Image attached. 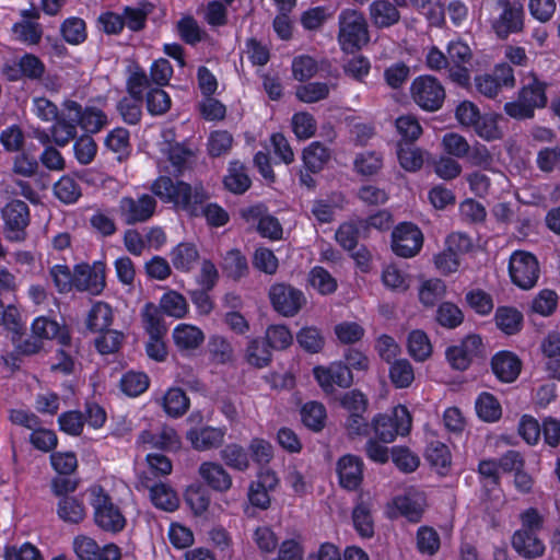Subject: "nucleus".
Listing matches in <instances>:
<instances>
[{
	"label": "nucleus",
	"mask_w": 560,
	"mask_h": 560,
	"mask_svg": "<svg viewBox=\"0 0 560 560\" xmlns=\"http://www.w3.org/2000/svg\"><path fill=\"white\" fill-rule=\"evenodd\" d=\"M411 97L422 109L435 112L443 105L445 91L442 84L431 75L416 78L410 88Z\"/></svg>",
	"instance_id": "8"
},
{
	"label": "nucleus",
	"mask_w": 560,
	"mask_h": 560,
	"mask_svg": "<svg viewBox=\"0 0 560 560\" xmlns=\"http://www.w3.org/2000/svg\"><path fill=\"white\" fill-rule=\"evenodd\" d=\"M55 196L63 203H74L82 195L75 177H59L54 184Z\"/></svg>",
	"instance_id": "55"
},
{
	"label": "nucleus",
	"mask_w": 560,
	"mask_h": 560,
	"mask_svg": "<svg viewBox=\"0 0 560 560\" xmlns=\"http://www.w3.org/2000/svg\"><path fill=\"white\" fill-rule=\"evenodd\" d=\"M166 156L170 166H165V170L168 173L189 172L198 161L196 151L182 143L170 145Z\"/></svg>",
	"instance_id": "22"
},
{
	"label": "nucleus",
	"mask_w": 560,
	"mask_h": 560,
	"mask_svg": "<svg viewBox=\"0 0 560 560\" xmlns=\"http://www.w3.org/2000/svg\"><path fill=\"white\" fill-rule=\"evenodd\" d=\"M389 380L395 388H408L415 381L413 366L407 359H397L389 363Z\"/></svg>",
	"instance_id": "40"
},
{
	"label": "nucleus",
	"mask_w": 560,
	"mask_h": 560,
	"mask_svg": "<svg viewBox=\"0 0 560 560\" xmlns=\"http://www.w3.org/2000/svg\"><path fill=\"white\" fill-rule=\"evenodd\" d=\"M22 15L25 20L13 25L12 31L14 35L19 40L27 45L38 44L43 35V30L38 23L31 21L32 19H37L38 13L25 10Z\"/></svg>",
	"instance_id": "29"
},
{
	"label": "nucleus",
	"mask_w": 560,
	"mask_h": 560,
	"mask_svg": "<svg viewBox=\"0 0 560 560\" xmlns=\"http://www.w3.org/2000/svg\"><path fill=\"white\" fill-rule=\"evenodd\" d=\"M485 357V346L479 334H468L458 343L451 345L445 350V359L452 370L467 371L476 359Z\"/></svg>",
	"instance_id": "5"
},
{
	"label": "nucleus",
	"mask_w": 560,
	"mask_h": 560,
	"mask_svg": "<svg viewBox=\"0 0 560 560\" xmlns=\"http://www.w3.org/2000/svg\"><path fill=\"white\" fill-rule=\"evenodd\" d=\"M113 324V310L106 302H96L92 305L86 317V327L92 332H104Z\"/></svg>",
	"instance_id": "33"
},
{
	"label": "nucleus",
	"mask_w": 560,
	"mask_h": 560,
	"mask_svg": "<svg viewBox=\"0 0 560 560\" xmlns=\"http://www.w3.org/2000/svg\"><path fill=\"white\" fill-rule=\"evenodd\" d=\"M121 208L125 211L127 224L145 222L153 215L156 200L148 194H143L137 200L127 197L122 199Z\"/></svg>",
	"instance_id": "20"
},
{
	"label": "nucleus",
	"mask_w": 560,
	"mask_h": 560,
	"mask_svg": "<svg viewBox=\"0 0 560 560\" xmlns=\"http://www.w3.org/2000/svg\"><path fill=\"white\" fill-rule=\"evenodd\" d=\"M511 544L513 549L525 559H536L544 555L546 547L537 534L515 530Z\"/></svg>",
	"instance_id": "23"
},
{
	"label": "nucleus",
	"mask_w": 560,
	"mask_h": 560,
	"mask_svg": "<svg viewBox=\"0 0 560 560\" xmlns=\"http://www.w3.org/2000/svg\"><path fill=\"white\" fill-rule=\"evenodd\" d=\"M330 158L329 151L320 142H312L303 151V162L312 173L320 172Z\"/></svg>",
	"instance_id": "48"
},
{
	"label": "nucleus",
	"mask_w": 560,
	"mask_h": 560,
	"mask_svg": "<svg viewBox=\"0 0 560 560\" xmlns=\"http://www.w3.org/2000/svg\"><path fill=\"white\" fill-rule=\"evenodd\" d=\"M412 427V416L405 405H397L388 413H376L371 421L374 436L382 443H392L398 435L406 436Z\"/></svg>",
	"instance_id": "3"
},
{
	"label": "nucleus",
	"mask_w": 560,
	"mask_h": 560,
	"mask_svg": "<svg viewBox=\"0 0 560 560\" xmlns=\"http://www.w3.org/2000/svg\"><path fill=\"white\" fill-rule=\"evenodd\" d=\"M370 39L368 23L363 13L347 9L339 15L338 42L341 49L352 52L368 44Z\"/></svg>",
	"instance_id": "4"
},
{
	"label": "nucleus",
	"mask_w": 560,
	"mask_h": 560,
	"mask_svg": "<svg viewBox=\"0 0 560 560\" xmlns=\"http://www.w3.org/2000/svg\"><path fill=\"white\" fill-rule=\"evenodd\" d=\"M296 341L305 352L311 354L320 352L325 346L322 331L314 326L302 327L296 334Z\"/></svg>",
	"instance_id": "46"
},
{
	"label": "nucleus",
	"mask_w": 560,
	"mask_h": 560,
	"mask_svg": "<svg viewBox=\"0 0 560 560\" xmlns=\"http://www.w3.org/2000/svg\"><path fill=\"white\" fill-rule=\"evenodd\" d=\"M271 348L260 339H252L246 349V361L248 364L262 369L271 362Z\"/></svg>",
	"instance_id": "50"
},
{
	"label": "nucleus",
	"mask_w": 560,
	"mask_h": 560,
	"mask_svg": "<svg viewBox=\"0 0 560 560\" xmlns=\"http://www.w3.org/2000/svg\"><path fill=\"white\" fill-rule=\"evenodd\" d=\"M269 299L273 310L282 316L296 315L306 303L304 293L287 283H275L269 289Z\"/></svg>",
	"instance_id": "13"
},
{
	"label": "nucleus",
	"mask_w": 560,
	"mask_h": 560,
	"mask_svg": "<svg viewBox=\"0 0 560 560\" xmlns=\"http://www.w3.org/2000/svg\"><path fill=\"white\" fill-rule=\"evenodd\" d=\"M491 371L501 383H513L522 370L521 359L512 351L500 350L490 361Z\"/></svg>",
	"instance_id": "17"
},
{
	"label": "nucleus",
	"mask_w": 560,
	"mask_h": 560,
	"mask_svg": "<svg viewBox=\"0 0 560 560\" xmlns=\"http://www.w3.org/2000/svg\"><path fill=\"white\" fill-rule=\"evenodd\" d=\"M390 457L397 469L405 474L416 471L420 465L419 457L408 446H394Z\"/></svg>",
	"instance_id": "56"
},
{
	"label": "nucleus",
	"mask_w": 560,
	"mask_h": 560,
	"mask_svg": "<svg viewBox=\"0 0 560 560\" xmlns=\"http://www.w3.org/2000/svg\"><path fill=\"white\" fill-rule=\"evenodd\" d=\"M292 130L300 140L312 138L317 130V124L313 115L306 112H299L292 116Z\"/></svg>",
	"instance_id": "62"
},
{
	"label": "nucleus",
	"mask_w": 560,
	"mask_h": 560,
	"mask_svg": "<svg viewBox=\"0 0 560 560\" xmlns=\"http://www.w3.org/2000/svg\"><path fill=\"white\" fill-rule=\"evenodd\" d=\"M545 84L538 81L535 77L528 79L520 92V97L527 103V105L535 110V108L545 107L547 104V96L545 93Z\"/></svg>",
	"instance_id": "44"
},
{
	"label": "nucleus",
	"mask_w": 560,
	"mask_h": 560,
	"mask_svg": "<svg viewBox=\"0 0 560 560\" xmlns=\"http://www.w3.org/2000/svg\"><path fill=\"white\" fill-rule=\"evenodd\" d=\"M301 421L312 432L323 431L327 422V410L324 404L310 400L303 404L300 409Z\"/></svg>",
	"instance_id": "28"
},
{
	"label": "nucleus",
	"mask_w": 560,
	"mask_h": 560,
	"mask_svg": "<svg viewBox=\"0 0 560 560\" xmlns=\"http://www.w3.org/2000/svg\"><path fill=\"white\" fill-rule=\"evenodd\" d=\"M313 376L322 390L329 395L335 387L349 388L353 384V374L349 365L342 361H334L329 365H316L313 368Z\"/></svg>",
	"instance_id": "12"
},
{
	"label": "nucleus",
	"mask_w": 560,
	"mask_h": 560,
	"mask_svg": "<svg viewBox=\"0 0 560 560\" xmlns=\"http://www.w3.org/2000/svg\"><path fill=\"white\" fill-rule=\"evenodd\" d=\"M423 246V233L412 222H401L392 232V249L402 258L415 257Z\"/></svg>",
	"instance_id": "11"
},
{
	"label": "nucleus",
	"mask_w": 560,
	"mask_h": 560,
	"mask_svg": "<svg viewBox=\"0 0 560 560\" xmlns=\"http://www.w3.org/2000/svg\"><path fill=\"white\" fill-rule=\"evenodd\" d=\"M436 323L446 329H455L464 322L463 311L453 302H442L435 312Z\"/></svg>",
	"instance_id": "41"
},
{
	"label": "nucleus",
	"mask_w": 560,
	"mask_h": 560,
	"mask_svg": "<svg viewBox=\"0 0 560 560\" xmlns=\"http://www.w3.org/2000/svg\"><path fill=\"white\" fill-rule=\"evenodd\" d=\"M495 326L506 336L518 334L524 324V316L514 306H498L494 313Z\"/></svg>",
	"instance_id": "24"
},
{
	"label": "nucleus",
	"mask_w": 560,
	"mask_h": 560,
	"mask_svg": "<svg viewBox=\"0 0 560 560\" xmlns=\"http://www.w3.org/2000/svg\"><path fill=\"white\" fill-rule=\"evenodd\" d=\"M185 502L195 515L203 514L210 505V495L207 489L201 485H190L187 487Z\"/></svg>",
	"instance_id": "52"
},
{
	"label": "nucleus",
	"mask_w": 560,
	"mask_h": 560,
	"mask_svg": "<svg viewBox=\"0 0 560 560\" xmlns=\"http://www.w3.org/2000/svg\"><path fill=\"white\" fill-rule=\"evenodd\" d=\"M308 282L322 295L332 294L338 288L337 280L322 266L310 270Z\"/></svg>",
	"instance_id": "51"
},
{
	"label": "nucleus",
	"mask_w": 560,
	"mask_h": 560,
	"mask_svg": "<svg viewBox=\"0 0 560 560\" xmlns=\"http://www.w3.org/2000/svg\"><path fill=\"white\" fill-rule=\"evenodd\" d=\"M248 261L240 249H231L224 257V271L229 278L238 281L248 275Z\"/></svg>",
	"instance_id": "47"
},
{
	"label": "nucleus",
	"mask_w": 560,
	"mask_h": 560,
	"mask_svg": "<svg viewBox=\"0 0 560 560\" xmlns=\"http://www.w3.org/2000/svg\"><path fill=\"white\" fill-rule=\"evenodd\" d=\"M250 460L260 468L268 466L273 458V447L271 443L262 438H253L248 445Z\"/></svg>",
	"instance_id": "57"
},
{
	"label": "nucleus",
	"mask_w": 560,
	"mask_h": 560,
	"mask_svg": "<svg viewBox=\"0 0 560 560\" xmlns=\"http://www.w3.org/2000/svg\"><path fill=\"white\" fill-rule=\"evenodd\" d=\"M32 332L39 339L57 340L61 347L71 346V335L66 325L49 317L39 316L32 323Z\"/></svg>",
	"instance_id": "19"
},
{
	"label": "nucleus",
	"mask_w": 560,
	"mask_h": 560,
	"mask_svg": "<svg viewBox=\"0 0 560 560\" xmlns=\"http://www.w3.org/2000/svg\"><path fill=\"white\" fill-rule=\"evenodd\" d=\"M141 315L148 336H166L167 327L158 306L151 302L147 303Z\"/></svg>",
	"instance_id": "43"
},
{
	"label": "nucleus",
	"mask_w": 560,
	"mask_h": 560,
	"mask_svg": "<svg viewBox=\"0 0 560 560\" xmlns=\"http://www.w3.org/2000/svg\"><path fill=\"white\" fill-rule=\"evenodd\" d=\"M225 429L205 425L190 428L186 432V439L191 447L199 452L218 448L222 445L225 436Z\"/></svg>",
	"instance_id": "18"
},
{
	"label": "nucleus",
	"mask_w": 560,
	"mask_h": 560,
	"mask_svg": "<svg viewBox=\"0 0 560 560\" xmlns=\"http://www.w3.org/2000/svg\"><path fill=\"white\" fill-rule=\"evenodd\" d=\"M88 491L96 526L110 534L122 532L127 525V520L104 487L94 485Z\"/></svg>",
	"instance_id": "2"
},
{
	"label": "nucleus",
	"mask_w": 560,
	"mask_h": 560,
	"mask_svg": "<svg viewBox=\"0 0 560 560\" xmlns=\"http://www.w3.org/2000/svg\"><path fill=\"white\" fill-rule=\"evenodd\" d=\"M49 275L59 293L66 294L74 290V269L71 270L63 264H56L50 268Z\"/></svg>",
	"instance_id": "61"
},
{
	"label": "nucleus",
	"mask_w": 560,
	"mask_h": 560,
	"mask_svg": "<svg viewBox=\"0 0 560 560\" xmlns=\"http://www.w3.org/2000/svg\"><path fill=\"white\" fill-rule=\"evenodd\" d=\"M79 118L80 105L73 101L67 102L63 112L57 116L51 127V137L57 145L65 147L74 139Z\"/></svg>",
	"instance_id": "14"
},
{
	"label": "nucleus",
	"mask_w": 560,
	"mask_h": 560,
	"mask_svg": "<svg viewBox=\"0 0 560 560\" xmlns=\"http://www.w3.org/2000/svg\"><path fill=\"white\" fill-rule=\"evenodd\" d=\"M173 341L179 351H189L199 348L203 340V331L197 326L189 324H178L173 329Z\"/></svg>",
	"instance_id": "25"
},
{
	"label": "nucleus",
	"mask_w": 560,
	"mask_h": 560,
	"mask_svg": "<svg viewBox=\"0 0 560 560\" xmlns=\"http://www.w3.org/2000/svg\"><path fill=\"white\" fill-rule=\"evenodd\" d=\"M523 18L524 12L522 8L506 4L493 27L500 37H506L510 33H515L523 28Z\"/></svg>",
	"instance_id": "34"
},
{
	"label": "nucleus",
	"mask_w": 560,
	"mask_h": 560,
	"mask_svg": "<svg viewBox=\"0 0 560 560\" xmlns=\"http://www.w3.org/2000/svg\"><path fill=\"white\" fill-rule=\"evenodd\" d=\"M330 92V86L323 82H312L296 89L295 95L303 103H315L325 100Z\"/></svg>",
	"instance_id": "63"
},
{
	"label": "nucleus",
	"mask_w": 560,
	"mask_h": 560,
	"mask_svg": "<svg viewBox=\"0 0 560 560\" xmlns=\"http://www.w3.org/2000/svg\"><path fill=\"white\" fill-rule=\"evenodd\" d=\"M220 458L231 469L244 472L250 466L248 448L238 443H229L220 451Z\"/></svg>",
	"instance_id": "31"
},
{
	"label": "nucleus",
	"mask_w": 560,
	"mask_h": 560,
	"mask_svg": "<svg viewBox=\"0 0 560 560\" xmlns=\"http://www.w3.org/2000/svg\"><path fill=\"white\" fill-rule=\"evenodd\" d=\"M3 233L7 241L21 243L26 240V228L31 221L30 208L20 199L9 201L2 209Z\"/></svg>",
	"instance_id": "6"
},
{
	"label": "nucleus",
	"mask_w": 560,
	"mask_h": 560,
	"mask_svg": "<svg viewBox=\"0 0 560 560\" xmlns=\"http://www.w3.org/2000/svg\"><path fill=\"white\" fill-rule=\"evenodd\" d=\"M441 540L438 532L430 526H420L417 530V549L422 555L433 556L440 549Z\"/></svg>",
	"instance_id": "59"
},
{
	"label": "nucleus",
	"mask_w": 560,
	"mask_h": 560,
	"mask_svg": "<svg viewBox=\"0 0 560 560\" xmlns=\"http://www.w3.org/2000/svg\"><path fill=\"white\" fill-rule=\"evenodd\" d=\"M159 310L167 316L183 318L188 312V304L183 294L170 290L161 296Z\"/></svg>",
	"instance_id": "42"
},
{
	"label": "nucleus",
	"mask_w": 560,
	"mask_h": 560,
	"mask_svg": "<svg viewBox=\"0 0 560 560\" xmlns=\"http://www.w3.org/2000/svg\"><path fill=\"white\" fill-rule=\"evenodd\" d=\"M467 305L479 316H488L494 308L493 298L482 289H472L465 295Z\"/></svg>",
	"instance_id": "54"
},
{
	"label": "nucleus",
	"mask_w": 560,
	"mask_h": 560,
	"mask_svg": "<svg viewBox=\"0 0 560 560\" xmlns=\"http://www.w3.org/2000/svg\"><path fill=\"white\" fill-rule=\"evenodd\" d=\"M393 506L408 522L417 524L421 522L424 513V504L411 495H397L393 499Z\"/></svg>",
	"instance_id": "39"
},
{
	"label": "nucleus",
	"mask_w": 560,
	"mask_h": 560,
	"mask_svg": "<svg viewBox=\"0 0 560 560\" xmlns=\"http://www.w3.org/2000/svg\"><path fill=\"white\" fill-rule=\"evenodd\" d=\"M540 273L536 256L524 250L514 252L509 261V275L513 284L523 290L532 289Z\"/></svg>",
	"instance_id": "7"
},
{
	"label": "nucleus",
	"mask_w": 560,
	"mask_h": 560,
	"mask_svg": "<svg viewBox=\"0 0 560 560\" xmlns=\"http://www.w3.org/2000/svg\"><path fill=\"white\" fill-rule=\"evenodd\" d=\"M174 268L182 272H189L199 260V252L194 243L182 242L170 253Z\"/></svg>",
	"instance_id": "30"
},
{
	"label": "nucleus",
	"mask_w": 560,
	"mask_h": 560,
	"mask_svg": "<svg viewBox=\"0 0 560 560\" xmlns=\"http://www.w3.org/2000/svg\"><path fill=\"white\" fill-rule=\"evenodd\" d=\"M407 349L409 355L417 362L427 361L433 352L428 334L421 329H413L408 334Z\"/></svg>",
	"instance_id": "35"
},
{
	"label": "nucleus",
	"mask_w": 560,
	"mask_h": 560,
	"mask_svg": "<svg viewBox=\"0 0 560 560\" xmlns=\"http://www.w3.org/2000/svg\"><path fill=\"white\" fill-rule=\"evenodd\" d=\"M515 78L513 69L505 65H498L493 74H481L475 78V85L479 93L487 97H495L502 88H513Z\"/></svg>",
	"instance_id": "15"
},
{
	"label": "nucleus",
	"mask_w": 560,
	"mask_h": 560,
	"mask_svg": "<svg viewBox=\"0 0 560 560\" xmlns=\"http://www.w3.org/2000/svg\"><path fill=\"white\" fill-rule=\"evenodd\" d=\"M59 430L70 436H80L85 425L84 413L80 410H67L57 419Z\"/></svg>",
	"instance_id": "53"
},
{
	"label": "nucleus",
	"mask_w": 560,
	"mask_h": 560,
	"mask_svg": "<svg viewBox=\"0 0 560 560\" xmlns=\"http://www.w3.org/2000/svg\"><path fill=\"white\" fill-rule=\"evenodd\" d=\"M339 486L347 491H357L363 482L364 463L353 454L341 456L336 466Z\"/></svg>",
	"instance_id": "16"
},
{
	"label": "nucleus",
	"mask_w": 560,
	"mask_h": 560,
	"mask_svg": "<svg viewBox=\"0 0 560 560\" xmlns=\"http://www.w3.org/2000/svg\"><path fill=\"white\" fill-rule=\"evenodd\" d=\"M448 77L458 85L469 84L472 71V52L462 40L451 42L447 46Z\"/></svg>",
	"instance_id": "9"
},
{
	"label": "nucleus",
	"mask_w": 560,
	"mask_h": 560,
	"mask_svg": "<svg viewBox=\"0 0 560 560\" xmlns=\"http://www.w3.org/2000/svg\"><path fill=\"white\" fill-rule=\"evenodd\" d=\"M427 462L438 469H447L452 463V455L448 446L441 441H431L424 452Z\"/></svg>",
	"instance_id": "49"
},
{
	"label": "nucleus",
	"mask_w": 560,
	"mask_h": 560,
	"mask_svg": "<svg viewBox=\"0 0 560 560\" xmlns=\"http://www.w3.org/2000/svg\"><path fill=\"white\" fill-rule=\"evenodd\" d=\"M61 33L67 43L78 45L86 38L85 22L79 18H69L62 23Z\"/></svg>",
	"instance_id": "64"
},
{
	"label": "nucleus",
	"mask_w": 560,
	"mask_h": 560,
	"mask_svg": "<svg viewBox=\"0 0 560 560\" xmlns=\"http://www.w3.org/2000/svg\"><path fill=\"white\" fill-rule=\"evenodd\" d=\"M370 19L374 26L389 27L398 23L400 13L389 0H375L369 7Z\"/></svg>",
	"instance_id": "26"
},
{
	"label": "nucleus",
	"mask_w": 560,
	"mask_h": 560,
	"mask_svg": "<svg viewBox=\"0 0 560 560\" xmlns=\"http://www.w3.org/2000/svg\"><path fill=\"white\" fill-rule=\"evenodd\" d=\"M205 483L217 492H226L232 488V477L229 471L217 462H203L198 469Z\"/></svg>",
	"instance_id": "21"
},
{
	"label": "nucleus",
	"mask_w": 560,
	"mask_h": 560,
	"mask_svg": "<svg viewBox=\"0 0 560 560\" xmlns=\"http://www.w3.org/2000/svg\"><path fill=\"white\" fill-rule=\"evenodd\" d=\"M352 523L355 532L362 538L374 536V521L371 512V503L359 497L352 510Z\"/></svg>",
	"instance_id": "27"
},
{
	"label": "nucleus",
	"mask_w": 560,
	"mask_h": 560,
	"mask_svg": "<svg viewBox=\"0 0 560 560\" xmlns=\"http://www.w3.org/2000/svg\"><path fill=\"white\" fill-rule=\"evenodd\" d=\"M179 178L156 177L151 185V191L164 203H172L191 218L202 215L211 228H221L229 223L230 214L219 203L209 202L202 207L209 199L202 183L191 186Z\"/></svg>",
	"instance_id": "1"
},
{
	"label": "nucleus",
	"mask_w": 560,
	"mask_h": 560,
	"mask_svg": "<svg viewBox=\"0 0 560 560\" xmlns=\"http://www.w3.org/2000/svg\"><path fill=\"white\" fill-rule=\"evenodd\" d=\"M106 265L103 261L74 265V291L100 295L106 287Z\"/></svg>",
	"instance_id": "10"
},
{
	"label": "nucleus",
	"mask_w": 560,
	"mask_h": 560,
	"mask_svg": "<svg viewBox=\"0 0 560 560\" xmlns=\"http://www.w3.org/2000/svg\"><path fill=\"white\" fill-rule=\"evenodd\" d=\"M150 385V378L144 372L128 371L120 378V389L129 397L143 394Z\"/></svg>",
	"instance_id": "45"
},
{
	"label": "nucleus",
	"mask_w": 560,
	"mask_h": 560,
	"mask_svg": "<svg viewBox=\"0 0 560 560\" xmlns=\"http://www.w3.org/2000/svg\"><path fill=\"white\" fill-rule=\"evenodd\" d=\"M150 499L155 508L166 512H174L179 505L177 493L163 482L155 483L150 488Z\"/></svg>",
	"instance_id": "38"
},
{
	"label": "nucleus",
	"mask_w": 560,
	"mask_h": 560,
	"mask_svg": "<svg viewBox=\"0 0 560 560\" xmlns=\"http://www.w3.org/2000/svg\"><path fill=\"white\" fill-rule=\"evenodd\" d=\"M57 515L69 524L81 523L86 516L83 500L72 495L60 498L57 504Z\"/></svg>",
	"instance_id": "36"
},
{
	"label": "nucleus",
	"mask_w": 560,
	"mask_h": 560,
	"mask_svg": "<svg viewBox=\"0 0 560 560\" xmlns=\"http://www.w3.org/2000/svg\"><path fill=\"white\" fill-rule=\"evenodd\" d=\"M208 351L213 362L225 364L233 359V348L230 341L222 336H211L208 341Z\"/></svg>",
	"instance_id": "58"
},
{
	"label": "nucleus",
	"mask_w": 560,
	"mask_h": 560,
	"mask_svg": "<svg viewBox=\"0 0 560 560\" xmlns=\"http://www.w3.org/2000/svg\"><path fill=\"white\" fill-rule=\"evenodd\" d=\"M163 410L174 419L184 416L190 407V399L185 390L179 387H171L163 396Z\"/></svg>",
	"instance_id": "32"
},
{
	"label": "nucleus",
	"mask_w": 560,
	"mask_h": 560,
	"mask_svg": "<svg viewBox=\"0 0 560 560\" xmlns=\"http://www.w3.org/2000/svg\"><path fill=\"white\" fill-rule=\"evenodd\" d=\"M271 349L284 350L293 342V336L285 325H270L264 340Z\"/></svg>",
	"instance_id": "60"
},
{
	"label": "nucleus",
	"mask_w": 560,
	"mask_h": 560,
	"mask_svg": "<svg viewBox=\"0 0 560 560\" xmlns=\"http://www.w3.org/2000/svg\"><path fill=\"white\" fill-rule=\"evenodd\" d=\"M477 416L485 422H497L502 416V407L498 398L488 392L478 395L475 401Z\"/></svg>",
	"instance_id": "37"
}]
</instances>
